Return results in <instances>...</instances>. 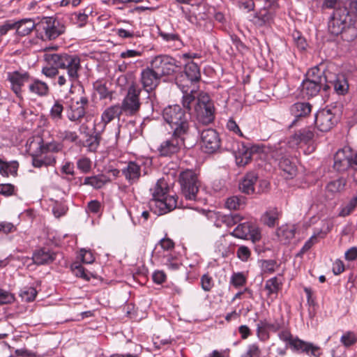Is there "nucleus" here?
Masks as SVG:
<instances>
[{
  "label": "nucleus",
  "mask_w": 357,
  "mask_h": 357,
  "mask_svg": "<svg viewBox=\"0 0 357 357\" xmlns=\"http://www.w3.org/2000/svg\"><path fill=\"white\" fill-rule=\"evenodd\" d=\"M71 269L75 276L81 278L86 281H89L90 278L93 276L92 273L86 271L80 264H73L71 266Z\"/></svg>",
  "instance_id": "49530a36"
},
{
  "label": "nucleus",
  "mask_w": 357,
  "mask_h": 357,
  "mask_svg": "<svg viewBox=\"0 0 357 357\" xmlns=\"http://www.w3.org/2000/svg\"><path fill=\"white\" fill-rule=\"evenodd\" d=\"M357 206V192L347 203L342 204L340 208L338 215L340 217H346L349 215Z\"/></svg>",
  "instance_id": "ea45409f"
},
{
  "label": "nucleus",
  "mask_w": 357,
  "mask_h": 357,
  "mask_svg": "<svg viewBox=\"0 0 357 357\" xmlns=\"http://www.w3.org/2000/svg\"><path fill=\"white\" fill-rule=\"evenodd\" d=\"M179 62L174 58L160 54L154 56L150 62L151 67L161 77L169 76L175 73L179 68Z\"/></svg>",
  "instance_id": "9d476101"
},
{
  "label": "nucleus",
  "mask_w": 357,
  "mask_h": 357,
  "mask_svg": "<svg viewBox=\"0 0 357 357\" xmlns=\"http://www.w3.org/2000/svg\"><path fill=\"white\" fill-rule=\"evenodd\" d=\"M63 106L59 101H56L50 109V116L55 121H58L63 117Z\"/></svg>",
  "instance_id": "864d4df0"
},
{
  "label": "nucleus",
  "mask_w": 357,
  "mask_h": 357,
  "mask_svg": "<svg viewBox=\"0 0 357 357\" xmlns=\"http://www.w3.org/2000/svg\"><path fill=\"white\" fill-rule=\"evenodd\" d=\"M109 182H110L109 177L104 174H98L85 177L83 185L92 186L95 189H100Z\"/></svg>",
  "instance_id": "2f4dec72"
},
{
  "label": "nucleus",
  "mask_w": 357,
  "mask_h": 357,
  "mask_svg": "<svg viewBox=\"0 0 357 357\" xmlns=\"http://www.w3.org/2000/svg\"><path fill=\"white\" fill-rule=\"evenodd\" d=\"M282 283L278 280L277 277H273L266 282L265 289L268 291V295L277 294L281 289Z\"/></svg>",
  "instance_id": "c03bdc74"
},
{
  "label": "nucleus",
  "mask_w": 357,
  "mask_h": 357,
  "mask_svg": "<svg viewBox=\"0 0 357 357\" xmlns=\"http://www.w3.org/2000/svg\"><path fill=\"white\" fill-rule=\"evenodd\" d=\"M124 113L120 106V104H116L107 107L101 115V120L104 123V128L115 118L119 119Z\"/></svg>",
  "instance_id": "bb28decb"
},
{
  "label": "nucleus",
  "mask_w": 357,
  "mask_h": 357,
  "mask_svg": "<svg viewBox=\"0 0 357 357\" xmlns=\"http://www.w3.org/2000/svg\"><path fill=\"white\" fill-rule=\"evenodd\" d=\"M39 144H40V146H39L40 151L42 153H47V152H55L56 153V152H59L61 149V144L57 142H52L47 143L45 144L43 143V140L41 139Z\"/></svg>",
  "instance_id": "8fccbe9b"
},
{
  "label": "nucleus",
  "mask_w": 357,
  "mask_h": 357,
  "mask_svg": "<svg viewBox=\"0 0 357 357\" xmlns=\"http://www.w3.org/2000/svg\"><path fill=\"white\" fill-rule=\"evenodd\" d=\"M178 181L181 185V193L185 199L197 200L201 186L198 175L191 169H186L180 173Z\"/></svg>",
  "instance_id": "423d86ee"
},
{
  "label": "nucleus",
  "mask_w": 357,
  "mask_h": 357,
  "mask_svg": "<svg viewBox=\"0 0 357 357\" xmlns=\"http://www.w3.org/2000/svg\"><path fill=\"white\" fill-rule=\"evenodd\" d=\"M91 13V10H88V9L86 8L84 10L82 13L77 12L73 13V15L75 17L76 19V23L78 24L79 26H84L87 23L89 14H90Z\"/></svg>",
  "instance_id": "6e6d98bb"
},
{
  "label": "nucleus",
  "mask_w": 357,
  "mask_h": 357,
  "mask_svg": "<svg viewBox=\"0 0 357 357\" xmlns=\"http://www.w3.org/2000/svg\"><path fill=\"white\" fill-rule=\"evenodd\" d=\"M30 92L38 96L43 97L48 95L50 88L47 83L38 79H32L31 83L29 85Z\"/></svg>",
  "instance_id": "7c9ffc66"
},
{
  "label": "nucleus",
  "mask_w": 357,
  "mask_h": 357,
  "mask_svg": "<svg viewBox=\"0 0 357 357\" xmlns=\"http://www.w3.org/2000/svg\"><path fill=\"white\" fill-rule=\"evenodd\" d=\"M279 338L287 342L294 351L305 353L314 357H320L321 355L319 347L311 342H305L298 337H294L289 331L284 330L279 333Z\"/></svg>",
  "instance_id": "0eeeda50"
},
{
  "label": "nucleus",
  "mask_w": 357,
  "mask_h": 357,
  "mask_svg": "<svg viewBox=\"0 0 357 357\" xmlns=\"http://www.w3.org/2000/svg\"><path fill=\"white\" fill-rule=\"evenodd\" d=\"M245 204L244 197L232 196L227 199L225 206L230 210H238Z\"/></svg>",
  "instance_id": "79ce46f5"
},
{
  "label": "nucleus",
  "mask_w": 357,
  "mask_h": 357,
  "mask_svg": "<svg viewBox=\"0 0 357 357\" xmlns=\"http://www.w3.org/2000/svg\"><path fill=\"white\" fill-rule=\"evenodd\" d=\"M258 176L255 172H249L245 175L239 183V190L244 194L252 195L255 193V184L257 181Z\"/></svg>",
  "instance_id": "393cba45"
},
{
  "label": "nucleus",
  "mask_w": 357,
  "mask_h": 357,
  "mask_svg": "<svg viewBox=\"0 0 357 357\" xmlns=\"http://www.w3.org/2000/svg\"><path fill=\"white\" fill-rule=\"evenodd\" d=\"M330 33L340 36L343 40L354 41L357 38L356 21L346 6H338L333 13L328 24Z\"/></svg>",
  "instance_id": "f257e3e1"
},
{
  "label": "nucleus",
  "mask_w": 357,
  "mask_h": 357,
  "mask_svg": "<svg viewBox=\"0 0 357 357\" xmlns=\"http://www.w3.org/2000/svg\"><path fill=\"white\" fill-rule=\"evenodd\" d=\"M161 77L149 65L140 73L139 82L147 93L154 91L160 84Z\"/></svg>",
  "instance_id": "2eb2a0df"
},
{
  "label": "nucleus",
  "mask_w": 357,
  "mask_h": 357,
  "mask_svg": "<svg viewBox=\"0 0 357 357\" xmlns=\"http://www.w3.org/2000/svg\"><path fill=\"white\" fill-rule=\"evenodd\" d=\"M278 165L284 173L287 174V178H291L296 175L297 168L288 157L279 160Z\"/></svg>",
  "instance_id": "c9c22d12"
},
{
  "label": "nucleus",
  "mask_w": 357,
  "mask_h": 357,
  "mask_svg": "<svg viewBox=\"0 0 357 357\" xmlns=\"http://www.w3.org/2000/svg\"><path fill=\"white\" fill-rule=\"evenodd\" d=\"M202 288L205 291H209L214 286L212 277L208 274H204L201 278Z\"/></svg>",
  "instance_id": "680f3d73"
},
{
  "label": "nucleus",
  "mask_w": 357,
  "mask_h": 357,
  "mask_svg": "<svg viewBox=\"0 0 357 357\" xmlns=\"http://www.w3.org/2000/svg\"><path fill=\"white\" fill-rule=\"evenodd\" d=\"M77 167L82 173L86 174L91 169V161L89 158L83 157L77 160Z\"/></svg>",
  "instance_id": "13d9d810"
},
{
  "label": "nucleus",
  "mask_w": 357,
  "mask_h": 357,
  "mask_svg": "<svg viewBox=\"0 0 357 357\" xmlns=\"http://www.w3.org/2000/svg\"><path fill=\"white\" fill-rule=\"evenodd\" d=\"M37 295L36 289L33 287H25L21 289L20 296L26 302L33 301Z\"/></svg>",
  "instance_id": "09e8293b"
},
{
  "label": "nucleus",
  "mask_w": 357,
  "mask_h": 357,
  "mask_svg": "<svg viewBox=\"0 0 357 357\" xmlns=\"http://www.w3.org/2000/svg\"><path fill=\"white\" fill-rule=\"evenodd\" d=\"M184 73L187 79L185 84L190 83V86H194L193 84L199 82L201 79L200 68L194 61L189 62L185 65Z\"/></svg>",
  "instance_id": "a878e982"
},
{
  "label": "nucleus",
  "mask_w": 357,
  "mask_h": 357,
  "mask_svg": "<svg viewBox=\"0 0 357 357\" xmlns=\"http://www.w3.org/2000/svg\"><path fill=\"white\" fill-rule=\"evenodd\" d=\"M122 174L130 185L136 183L141 177V166L136 162L130 161L122 169Z\"/></svg>",
  "instance_id": "5701e85b"
},
{
  "label": "nucleus",
  "mask_w": 357,
  "mask_h": 357,
  "mask_svg": "<svg viewBox=\"0 0 357 357\" xmlns=\"http://www.w3.org/2000/svg\"><path fill=\"white\" fill-rule=\"evenodd\" d=\"M280 213L277 208L267 210L261 217L264 225L269 227H273L278 223Z\"/></svg>",
  "instance_id": "72a5a7b5"
},
{
  "label": "nucleus",
  "mask_w": 357,
  "mask_h": 357,
  "mask_svg": "<svg viewBox=\"0 0 357 357\" xmlns=\"http://www.w3.org/2000/svg\"><path fill=\"white\" fill-rule=\"evenodd\" d=\"M335 109L324 108L315 115V125L321 132L331 130L338 122L339 116Z\"/></svg>",
  "instance_id": "f8f14e48"
},
{
  "label": "nucleus",
  "mask_w": 357,
  "mask_h": 357,
  "mask_svg": "<svg viewBox=\"0 0 357 357\" xmlns=\"http://www.w3.org/2000/svg\"><path fill=\"white\" fill-rule=\"evenodd\" d=\"M31 77L28 72L15 70L7 73V80L10 83V88L15 95L22 96V86L30 81Z\"/></svg>",
  "instance_id": "f3484780"
},
{
  "label": "nucleus",
  "mask_w": 357,
  "mask_h": 357,
  "mask_svg": "<svg viewBox=\"0 0 357 357\" xmlns=\"http://www.w3.org/2000/svg\"><path fill=\"white\" fill-rule=\"evenodd\" d=\"M357 341V337L352 332H347L341 337V342L345 347H350L354 344Z\"/></svg>",
  "instance_id": "0e129e2a"
},
{
  "label": "nucleus",
  "mask_w": 357,
  "mask_h": 357,
  "mask_svg": "<svg viewBox=\"0 0 357 357\" xmlns=\"http://www.w3.org/2000/svg\"><path fill=\"white\" fill-rule=\"evenodd\" d=\"M219 220L228 227H231L241 220L238 214L222 215L219 217Z\"/></svg>",
  "instance_id": "a18cd8bd"
},
{
  "label": "nucleus",
  "mask_w": 357,
  "mask_h": 357,
  "mask_svg": "<svg viewBox=\"0 0 357 357\" xmlns=\"http://www.w3.org/2000/svg\"><path fill=\"white\" fill-rule=\"evenodd\" d=\"M201 146L207 153H213L220 147L221 140L218 132L212 128L204 130L200 135Z\"/></svg>",
  "instance_id": "4468645a"
},
{
  "label": "nucleus",
  "mask_w": 357,
  "mask_h": 357,
  "mask_svg": "<svg viewBox=\"0 0 357 357\" xmlns=\"http://www.w3.org/2000/svg\"><path fill=\"white\" fill-rule=\"evenodd\" d=\"M100 132L89 135L84 143V146L86 147L89 151L95 152L100 145Z\"/></svg>",
  "instance_id": "a19ab883"
},
{
  "label": "nucleus",
  "mask_w": 357,
  "mask_h": 357,
  "mask_svg": "<svg viewBox=\"0 0 357 357\" xmlns=\"http://www.w3.org/2000/svg\"><path fill=\"white\" fill-rule=\"evenodd\" d=\"M142 91V89L134 82L128 87L127 93L120 105L126 115L134 116L139 112L141 107L139 96Z\"/></svg>",
  "instance_id": "1a4fd4ad"
},
{
  "label": "nucleus",
  "mask_w": 357,
  "mask_h": 357,
  "mask_svg": "<svg viewBox=\"0 0 357 357\" xmlns=\"http://www.w3.org/2000/svg\"><path fill=\"white\" fill-rule=\"evenodd\" d=\"M96 90L100 99L112 98V92L109 91L105 84L97 83L95 85Z\"/></svg>",
  "instance_id": "4d7b16f0"
},
{
  "label": "nucleus",
  "mask_w": 357,
  "mask_h": 357,
  "mask_svg": "<svg viewBox=\"0 0 357 357\" xmlns=\"http://www.w3.org/2000/svg\"><path fill=\"white\" fill-rule=\"evenodd\" d=\"M164 264L167 266L169 269L172 271L179 269L182 265L178 257L173 256L171 254H168L164 257Z\"/></svg>",
  "instance_id": "de8ad7c7"
},
{
  "label": "nucleus",
  "mask_w": 357,
  "mask_h": 357,
  "mask_svg": "<svg viewBox=\"0 0 357 357\" xmlns=\"http://www.w3.org/2000/svg\"><path fill=\"white\" fill-rule=\"evenodd\" d=\"M56 257V253L49 248H43L36 250L32 255L33 264L40 265H48L52 264Z\"/></svg>",
  "instance_id": "aec40b11"
},
{
  "label": "nucleus",
  "mask_w": 357,
  "mask_h": 357,
  "mask_svg": "<svg viewBox=\"0 0 357 357\" xmlns=\"http://www.w3.org/2000/svg\"><path fill=\"white\" fill-rule=\"evenodd\" d=\"M185 135L183 134L176 135L172 132L171 137L164 140L158 148L159 155L162 157H171L177 154L185 146Z\"/></svg>",
  "instance_id": "9b49d317"
},
{
  "label": "nucleus",
  "mask_w": 357,
  "mask_h": 357,
  "mask_svg": "<svg viewBox=\"0 0 357 357\" xmlns=\"http://www.w3.org/2000/svg\"><path fill=\"white\" fill-rule=\"evenodd\" d=\"M294 41L298 49L304 50L306 48L307 43L304 37L301 36L299 31H295L292 33Z\"/></svg>",
  "instance_id": "bf43d9fd"
},
{
  "label": "nucleus",
  "mask_w": 357,
  "mask_h": 357,
  "mask_svg": "<svg viewBox=\"0 0 357 357\" xmlns=\"http://www.w3.org/2000/svg\"><path fill=\"white\" fill-rule=\"evenodd\" d=\"M246 282V278L242 273H236L231 275V284L235 287L243 286Z\"/></svg>",
  "instance_id": "052dcab7"
},
{
  "label": "nucleus",
  "mask_w": 357,
  "mask_h": 357,
  "mask_svg": "<svg viewBox=\"0 0 357 357\" xmlns=\"http://www.w3.org/2000/svg\"><path fill=\"white\" fill-rule=\"evenodd\" d=\"M183 82H185L183 75H181L176 79L177 86L183 93L182 98L183 107L187 111L190 112L192 103L195 101L194 93H196V87L195 86H189L188 84H183Z\"/></svg>",
  "instance_id": "a211bd4d"
},
{
  "label": "nucleus",
  "mask_w": 357,
  "mask_h": 357,
  "mask_svg": "<svg viewBox=\"0 0 357 357\" xmlns=\"http://www.w3.org/2000/svg\"><path fill=\"white\" fill-rule=\"evenodd\" d=\"M250 225L251 222H250L239 224L230 234L235 238L248 239L250 233Z\"/></svg>",
  "instance_id": "4c0bfd02"
},
{
  "label": "nucleus",
  "mask_w": 357,
  "mask_h": 357,
  "mask_svg": "<svg viewBox=\"0 0 357 357\" xmlns=\"http://www.w3.org/2000/svg\"><path fill=\"white\" fill-rule=\"evenodd\" d=\"M287 144L284 142H280L278 144L274 145L271 151V157L278 161L284 158H287Z\"/></svg>",
  "instance_id": "58836bf2"
},
{
  "label": "nucleus",
  "mask_w": 357,
  "mask_h": 357,
  "mask_svg": "<svg viewBox=\"0 0 357 357\" xmlns=\"http://www.w3.org/2000/svg\"><path fill=\"white\" fill-rule=\"evenodd\" d=\"M328 84L331 87H333L335 91L338 95H345L349 90V84L347 79L344 75H329Z\"/></svg>",
  "instance_id": "4be33fe9"
},
{
  "label": "nucleus",
  "mask_w": 357,
  "mask_h": 357,
  "mask_svg": "<svg viewBox=\"0 0 357 357\" xmlns=\"http://www.w3.org/2000/svg\"><path fill=\"white\" fill-rule=\"evenodd\" d=\"M55 162V160L50 156L32 155V165L35 167H42L43 166L52 165Z\"/></svg>",
  "instance_id": "37998d69"
},
{
  "label": "nucleus",
  "mask_w": 357,
  "mask_h": 357,
  "mask_svg": "<svg viewBox=\"0 0 357 357\" xmlns=\"http://www.w3.org/2000/svg\"><path fill=\"white\" fill-rule=\"evenodd\" d=\"M261 350L257 343L250 344L247 347L246 351L241 357H260Z\"/></svg>",
  "instance_id": "603ef678"
},
{
  "label": "nucleus",
  "mask_w": 357,
  "mask_h": 357,
  "mask_svg": "<svg viewBox=\"0 0 357 357\" xmlns=\"http://www.w3.org/2000/svg\"><path fill=\"white\" fill-rule=\"evenodd\" d=\"M314 137V132L310 128H304L296 132L289 139L290 147H295L301 143L307 144Z\"/></svg>",
  "instance_id": "b1692460"
},
{
  "label": "nucleus",
  "mask_w": 357,
  "mask_h": 357,
  "mask_svg": "<svg viewBox=\"0 0 357 357\" xmlns=\"http://www.w3.org/2000/svg\"><path fill=\"white\" fill-rule=\"evenodd\" d=\"M68 210L67 206L59 202H56L52 207V212L56 218H60L66 214Z\"/></svg>",
  "instance_id": "69168bd1"
},
{
  "label": "nucleus",
  "mask_w": 357,
  "mask_h": 357,
  "mask_svg": "<svg viewBox=\"0 0 357 357\" xmlns=\"http://www.w3.org/2000/svg\"><path fill=\"white\" fill-rule=\"evenodd\" d=\"M158 34L166 42H173L174 45H176V43H181L179 35L174 31L169 33L160 29Z\"/></svg>",
  "instance_id": "3c124183"
},
{
  "label": "nucleus",
  "mask_w": 357,
  "mask_h": 357,
  "mask_svg": "<svg viewBox=\"0 0 357 357\" xmlns=\"http://www.w3.org/2000/svg\"><path fill=\"white\" fill-rule=\"evenodd\" d=\"M44 59L48 64L55 65L61 69H66L71 85L78 79V71L81 69V65L80 59L77 56L47 52L44 54Z\"/></svg>",
  "instance_id": "7ed1b4c3"
},
{
  "label": "nucleus",
  "mask_w": 357,
  "mask_h": 357,
  "mask_svg": "<svg viewBox=\"0 0 357 357\" xmlns=\"http://www.w3.org/2000/svg\"><path fill=\"white\" fill-rule=\"evenodd\" d=\"M18 167L19 164L15 160L6 162L0 158V174L2 176H8L9 174L16 176Z\"/></svg>",
  "instance_id": "f704fd0d"
},
{
  "label": "nucleus",
  "mask_w": 357,
  "mask_h": 357,
  "mask_svg": "<svg viewBox=\"0 0 357 357\" xmlns=\"http://www.w3.org/2000/svg\"><path fill=\"white\" fill-rule=\"evenodd\" d=\"M15 300V295L6 289L0 288V305L13 303Z\"/></svg>",
  "instance_id": "5fc2aeb1"
},
{
  "label": "nucleus",
  "mask_w": 357,
  "mask_h": 357,
  "mask_svg": "<svg viewBox=\"0 0 357 357\" xmlns=\"http://www.w3.org/2000/svg\"><path fill=\"white\" fill-rule=\"evenodd\" d=\"M329 75H332L330 72L326 73L324 69H321L320 66H316L310 69L306 73V77L304 80L317 84L323 87L324 91L330 89L328 84Z\"/></svg>",
  "instance_id": "dca6fc26"
},
{
  "label": "nucleus",
  "mask_w": 357,
  "mask_h": 357,
  "mask_svg": "<svg viewBox=\"0 0 357 357\" xmlns=\"http://www.w3.org/2000/svg\"><path fill=\"white\" fill-rule=\"evenodd\" d=\"M261 149L257 146L246 147L243 146L236 155V164L239 166H245L251 160L255 154L259 153Z\"/></svg>",
  "instance_id": "412c9836"
},
{
  "label": "nucleus",
  "mask_w": 357,
  "mask_h": 357,
  "mask_svg": "<svg viewBox=\"0 0 357 357\" xmlns=\"http://www.w3.org/2000/svg\"><path fill=\"white\" fill-rule=\"evenodd\" d=\"M323 87L310 82L303 80L301 85V93L304 98H310L318 95Z\"/></svg>",
  "instance_id": "c756f323"
},
{
  "label": "nucleus",
  "mask_w": 357,
  "mask_h": 357,
  "mask_svg": "<svg viewBox=\"0 0 357 357\" xmlns=\"http://www.w3.org/2000/svg\"><path fill=\"white\" fill-rule=\"evenodd\" d=\"M66 26L57 18L44 17L36 26L38 37L43 40H54L65 32Z\"/></svg>",
  "instance_id": "39448f33"
},
{
  "label": "nucleus",
  "mask_w": 357,
  "mask_h": 357,
  "mask_svg": "<svg viewBox=\"0 0 357 357\" xmlns=\"http://www.w3.org/2000/svg\"><path fill=\"white\" fill-rule=\"evenodd\" d=\"M89 107V100L82 96L79 100L72 99L66 109L68 119L75 123H80L85 116L86 109Z\"/></svg>",
  "instance_id": "ddd939ff"
},
{
  "label": "nucleus",
  "mask_w": 357,
  "mask_h": 357,
  "mask_svg": "<svg viewBox=\"0 0 357 357\" xmlns=\"http://www.w3.org/2000/svg\"><path fill=\"white\" fill-rule=\"evenodd\" d=\"M162 116L170 126L172 132L188 135L190 130L189 116L178 105L168 106L164 109Z\"/></svg>",
  "instance_id": "20e7f679"
},
{
  "label": "nucleus",
  "mask_w": 357,
  "mask_h": 357,
  "mask_svg": "<svg viewBox=\"0 0 357 357\" xmlns=\"http://www.w3.org/2000/svg\"><path fill=\"white\" fill-rule=\"evenodd\" d=\"M261 238V231L259 228L252 222L250 225V233L249 234L248 239H250L253 243L259 241Z\"/></svg>",
  "instance_id": "338daca9"
},
{
  "label": "nucleus",
  "mask_w": 357,
  "mask_h": 357,
  "mask_svg": "<svg viewBox=\"0 0 357 357\" xmlns=\"http://www.w3.org/2000/svg\"><path fill=\"white\" fill-rule=\"evenodd\" d=\"M236 255L241 261H247L251 255V252L248 247L241 245L238 248Z\"/></svg>",
  "instance_id": "774afa93"
},
{
  "label": "nucleus",
  "mask_w": 357,
  "mask_h": 357,
  "mask_svg": "<svg viewBox=\"0 0 357 357\" xmlns=\"http://www.w3.org/2000/svg\"><path fill=\"white\" fill-rule=\"evenodd\" d=\"M312 105L308 102H296L291 105L290 111L295 118L305 117L310 114Z\"/></svg>",
  "instance_id": "473e14b6"
},
{
  "label": "nucleus",
  "mask_w": 357,
  "mask_h": 357,
  "mask_svg": "<svg viewBox=\"0 0 357 357\" xmlns=\"http://www.w3.org/2000/svg\"><path fill=\"white\" fill-rule=\"evenodd\" d=\"M273 20V14L272 12L264 6L259 12L256 13L253 18V22L258 26L269 25Z\"/></svg>",
  "instance_id": "cd10ccee"
},
{
  "label": "nucleus",
  "mask_w": 357,
  "mask_h": 357,
  "mask_svg": "<svg viewBox=\"0 0 357 357\" xmlns=\"http://www.w3.org/2000/svg\"><path fill=\"white\" fill-rule=\"evenodd\" d=\"M333 168L338 172H344L351 168L350 160V149L344 148L338 150L334 155Z\"/></svg>",
  "instance_id": "6ab92c4d"
},
{
  "label": "nucleus",
  "mask_w": 357,
  "mask_h": 357,
  "mask_svg": "<svg viewBox=\"0 0 357 357\" xmlns=\"http://www.w3.org/2000/svg\"><path fill=\"white\" fill-rule=\"evenodd\" d=\"M59 67H57L55 65L47 63V66H44L42 68V73L47 77L53 78L59 74Z\"/></svg>",
  "instance_id": "e2e57ef3"
},
{
  "label": "nucleus",
  "mask_w": 357,
  "mask_h": 357,
  "mask_svg": "<svg viewBox=\"0 0 357 357\" xmlns=\"http://www.w3.org/2000/svg\"><path fill=\"white\" fill-rule=\"evenodd\" d=\"M153 199L149 205L154 213L158 215L166 214L177 207L176 195H168L169 188L164 178L158 180L155 186L151 188Z\"/></svg>",
  "instance_id": "f03ea898"
},
{
  "label": "nucleus",
  "mask_w": 357,
  "mask_h": 357,
  "mask_svg": "<svg viewBox=\"0 0 357 357\" xmlns=\"http://www.w3.org/2000/svg\"><path fill=\"white\" fill-rule=\"evenodd\" d=\"M15 24H16L15 29L17 35L21 36L29 34L33 29L36 31L37 23H35L31 19H23L18 22H15Z\"/></svg>",
  "instance_id": "c85d7f7f"
},
{
  "label": "nucleus",
  "mask_w": 357,
  "mask_h": 357,
  "mask_svg": "<svg viewBox=\"0 0 357 357\" xmlns=\"http://www.w3.org/2000/svg\"><path fill=\"white\" fill-rule=\"evenodd\" d=\"M197 121L204 126L213 122L215 119V107L208 95L201 93L197 98L195 107Z\"/></svg>",
  "instance_id": "6e6552de"
},
{
  "label": "nucleus",
  "mask_w": 357,
  "mask_h": 357,
  "mask_svg": "<svg viewBox=\"0 0 357 357\" xmlns=\"http://www.w3.org/2000/svg\"><path fill=\"white\" fill-rule=\"evenodd\" d=\"M346 184V179L343 177H340L337 179L330 181L326 185V189L328 192L335 195L342 192L344 190Z\"/></svg>",
  "instance_id": "e433bc0d"
}]
</instances>
